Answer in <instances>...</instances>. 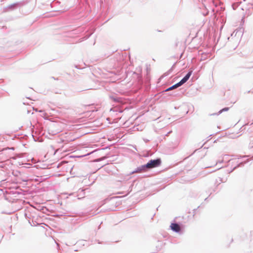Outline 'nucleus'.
<instances>
[{"mask_svg": "<svg viewBox=\"0 0 253 253\" xmlns=\"http://www.w3.org/2000/svg\"><path fill=\"white\" fill-rule=\"evenodd\" d=\"M160 164L161 161L160 159L151 160L146 165L144 166L143 168L150 169L158 167Z\"/></svg>", "mask_w": 253, "mask_h": 253, "instance_id": "1", "label": "nucleus"}, {"mask_svg": "<svg viewBox=\"0 0 253 253\" xmlns=\"http://www.w3.org/2000/svg\"><path fill=\"white\" fill-rule=\"evenodd\" d=\"M170 227L171 230L176 232H179L181 230L180 226L177 223H171Z\"/></svg>", "mask_w": 253, "mask_h": 253, "instance_id": "2", "label": "nucleus"}, {"mask_svg": "<svg viewBox=\"0 0 253 253\" xmlns=\"http://www.w3.org/2000/svg\"><path fill=\"white\" fill-rule=\"evenodd\" d=\"M192 72V71L189 72L179 82V84L182 85L186 83L191 76Z\"/></svg>", "mask_w": 253, "mask_h": 253, "instance_id": "3", "label": "nucleus"}, {"mask_svg": "<svg viewBox=\"0 0 253 253\" xmlns=\"http://www.w3.org/2000/svg\"><path fill=\"white\" fill-rule=\"evenodd\" d=\"M180 85H181V84H179V83L176 84H175L173 85V86L169 87L168 89H167V90H171V89H173L174 88H176L179 86H180Z\"/></svg>", "mask_w": 253, "mask_h": 253, "instance_id": "4", "label": "nucleus"}, {"mask_svg": "<svg viewBox=\"0 0 253 253\" xmlns=\"http://www.w3.org/2000/svg\"><path fill=\"white\" fill-rule=\"evenodd\" d=\"M228 109H229V108H224V109H223L219 111V113H221V112H222V111H228Z\"/></svg>", "mask_w": 253, "mask_h": 253, "instance_id": "5", "label": "nucleus"}]
</instances>
